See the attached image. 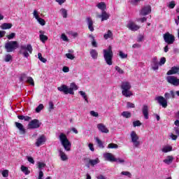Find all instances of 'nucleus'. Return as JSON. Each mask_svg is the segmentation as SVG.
<instances>
[{
	"label": "nucleus",
	"mask_w": 179,
	"mask_h": 179,
	"mask_svg": "<svg viewBox=\"0 0 179 179\" xmlns=\"http://www.w3.org/2000/svg\"><path fill=\"white\" fill-rule=\"evenodd\" d=\"M59 92H62L64 94H75L73 90H78V85L75 83H71L70 87H68L66 85H62L57 87Z\"/></svg>",
	"instance_id": "1"
},
{
	"label": "nucleus",
	"mask_w": 179,
	"mask_h": 179,
	"mask_svg": "<svg viewBox=\"0 0 179 179\" xmlns=\"http://www.w3.org/2000/svg\"><path fill=\"white\" fill-rule=\"evenodd\" d=\"M103 58L107 64V65H113V57H114V53L113 52V47L111 45L108 46V49H104L103 50Z\"/></svg>",
	"instance_id": "2"
},
{
	"label": "nucleus",
	"mask_w": 179,
	"mask_h": 179,
	"mask_svg": "<svg viewBox=\"0 0 179 179\" xmlns=\"http://www.w3.org/2000/svg\"><path fill=\"white\" fill-rule=\"evenodd\" d=\"M59 138L64 150H66V152H70L72 144L68 139V137H66V135L64 133H61Z\"/></svg>",
	"instance_id": "3"
},
{
	"label": "nucleus",
	"mask_w": 179,
	"mask_h": 179,
	"mask_svg": "<svg viewBox=\"0 0 179 179\" xmlns=\"http://www.w3.org/2000/svg\"><path fill=\"white\" fill-rule=\"evenodd\" d=\"M20 54L25 57V58H29L30 57V54H33V46L31 44L28 45H22L20 48Z\"/></svg>",
	"instance_id": "4"
},
{
	"label": "nucleus",
	"mask_w": 179,
	"mask_h": 179,
	"mask_svg": "<svg viewBox=\"0 0 179 179\" xmlns=\"http://www.w3.org/2000/svg\"><path fill=\"white\" fill-rule=\"evenodd\" d=\"M4 48L6 52H13L15 50L19 48V43L16 41H8L5 43Z\"/></svg>",
	"instance_id": "5"
},
{
	"label": "nucleus",
	"mask_w": 179,
	"mask_h": 179,
	"mask_svg": "<svg viewBox=\"0 0 179 179\" xmlns=\"http://www.w3.org/2000/svg\"><path fill=\"white\" fill-rule=\"evenodd\" d=\"M41 127V122L37 119L31 120L28 124V129H37Z\"/></svg>",
	"instance_id": "6"
},
{
	"label": "nucleus",
	"mask_w": 179,
	"mask_h": 179,
	"mask_svg": "<svg viewBox=\"0 0 179 179\" xmlns=\"http://www.w3.org/2000/svg\"><path fill=\"white\" fill-rule=\"evenodd\" d=\"M164 40L165 43H166V44H174V41H176V37L174 36V35L166 32L164 34Z\"/></svg>",
	"instance_id": "7"
},
{
	"label": "nucleus",
	"mask_w": 179,
	"mask_h": 179,
	"mask_svg": "<svg viewBox=\"0 0 179 179\" xmlns=\"http://www.w3.org/2000/svg\"><path fill=\"white\" fill-rule=\"evenodd\" d=\"M166 80L168 83L173 86H179V78H177V77L169 76L166 77Z\"/></svg>",
	"instance_id": "8"
},
{
	"label": "nucleus",
	"mask_w": 179,
	"mask_h": 179,
	"mask_svg": "<svg viewBox=\"0 0 179 179\" xmlns=\"http://www.w3.org/2000/svg\"><path fill=\"white\" fill-rule=\"evenodd\" d=\"M155 100L163 107V108H167V99L162 96L155 97Z\"/></svg>",
	"instance_id": "9"
},
{
	"label": "nucleus",
	"mask_w": 179,
	"mask_h": 179,
	"mask_svg": "<svg viewBox=\"0 0 179 179\" xmlns=\"http://www.w3.org/2000/svg\"><path fill=\"white\" fill-rule=\"evenodd\" d=\"M155 100L163 107V108H167V99L162 96L155 97Z\"/></svg>",
	"instance_id": "10"
},
{
	"label": "nucleus",
	"mask_w": 179,
	"mask_h": 179,
	"mask_svg": "<svg viewBox=\"0 0 179 179\" xmlns=\"http://www.w3.org/2000/svg\"><path fill=\"white\" fill-rule=\"evenodd\" d=\"M128 29L129 30H131V31H136L137 30H139L141 29V27L135 24V22L130 21L129 24H127Z\"/></svg>",
	"instance_id": "11"
},
{
	"label": "nucleus",
	"mask_w": 179,
	"mask_h": 179,
	"mask_svg": "<svg viewBox=\"0 0 179 179\" xmlns=\"http://www.w3.org/2000/svg\"><path fill=\"white\" fill-rule=\"evenodd\" d=\"M46 141H47V138H45V136L44 135L40 136L36 140V146H37L38 148L41 146V145L45 143Z\"/></svg>",
	"instance_id": "12"
},
{
	"label": "nucleus",
	"mask_w": 179,
	"mask_h": 179,
	"mask_svg": "<svg viewBox=\"0 0 179 179\" xmlns=\"http://www.w3.org/2000/svg\"><path fill=\"white\" fill-rule=\"evenodd\" d=\"M103 157L108 162H117V158H115V157H114L110 152L104 154Z\"/></svg>",
	"instance_id": "13"
},
{
	"label": "nucleus",
	"mask_w": 179,
	"mask_h": 179,
	"mask_svg": "<svg viewBox=\"0 0 179 179\" xmlns=\"http://www.w3.org/2000/svg\"><path fill=\"white\" fill-rule=\"evenodd\" d=\"M142 113L145 120H149V106L148 105H143Z\"/></svg>",
	"instance_id": "14"
},
{
	"label": "nucleus",
	"mask_w": 179,
	"mask_h": 179,
	"mask_svg": "<svg viewBox=\"0 0 179 179\" xmlns=\"http://www.w3.org/2000/svg\"><path fill=\"white\" fill-rule=\"evenodd\" d=\"M150 12H152V8L150 6H147L141 9L140 14L142 16H146V15H149Z\"/></svg>",
	"instance_id": "15"
},
{
	"label": "nucleus",
	"mask_w": 179,
	"mask_h": 179,
	"mask_svg": "<svg viewBox=\"0 0 179 179\" xmlns=\"http://www.w3.org/2000/svg\"><path fill=\"white\" fill-rule=\"evenodd\" d=\"M85 160L88 162L89 166H92V167H94V166L100 163V159H99V158H96L95 159H90L89 158H85Z\"/></svg>",
	"instance_id": "16"
},
{
	"label": "nucleus",
	"mask_w": 179,
	"mask_h": 179,
	"mask_svg": "<svg viewBox=\"0 0 179 179\" xmlns=\"http://www.w3.org/2000/svg\"><path fill=\"white\" fill-rule=\"evenodd\" d=\"M15 125L16 128H17V129H19L20 134H21V135H24V134H26V129H24V126H23L22 124V123L15 122Z\"/></svg>",
	"instance_id": "17"
},
{
	"label": "nucleus",
	"mask_w": 179,
	"mask_h": 179,
	"mask_svg": "<svg viewBox=\"0 0 179 179\" xmlns=\"http://www.w3.org/2000/svg\"><path fill=\"white\" fill-rule=\"evenodd\" d=\"M97 17L101 19V22H104V20L110 19V14L107 13L106 11H102L101 15H97Z\"/></svg>",
	"instance_id": "18"
},
{
	"label": "nucleus",
	"mask_w": 179,
	"mask_h": 179,
	"mask_svg": "<svg viewBox=\"0 0 179 179\" xmlns=\"http://www.w3.org/2000/svg\"><path fill=\"white\" fill-rule=\"evenodd\" d=\"M97 128L99 131H101V132H102L103 134H108V132H110V131L108 130V129H107V127H106V125H104L103 123H100L97 124Z\"/></svg>",
	"instance_id": "19"
},
{
	"label": "nucleus",
	"mask_w": 179,
	"mask_h": 179,
	"mask_svg": "<svg viewBox=\"0 0 179 179\" xmlns=\"http://www.w3.org/2000/svg\"><path fill=\"white\" fill-rule=\"evenodd\" d=\"M178 72L179 66H173L169 71H168L166 75H168V76H170V75H176V73H178Z\"/></svg>",
	"instance_id": "20"
},
{
	"label": "nucleus",
	"mask_w": 179,
	"mask_h": 179,
	"mask_svg": "<svg viewBox=\"0 0 179 179\" xmlns=\"http://www.w3.org/2000/svg\"><path fill=\"white\" fill-rule=\"evenodd\" d=\"M152 69L153 71H157V69H159V62H157V57H155L152 59Z\"/></svg>",
	"instance_id": "21"
},
{
	"label": "nucleus",
	"mask_w": 179,
	"mask_h": 179,
	"mask_svg": "<svg viewBox=\"0 0 179 179\" xmlns=\"http://www.w3.org/2000/svg\"><path fill=\"white\" fill-rule=\"evenodd\" d=\"M59 155L60 156V159L62 162H66L68 160V156H66V154L62 151V150H59Z\"/></svg>",
	"instance_id": "22"
},
{
	"label": "nucleus",
	"mask_w": 179,
	"mask_h": 179,
	"mask_svg": "<svg viewBox=\"0 0 179 179\" xmlns=\"http://www.w3.org/2000/svg\"><path fill=\"white\" fill-rule=\"evenodd\" d=\"M131 84L128 82L122 83L121 89L122 90H131Z\"/></svg>",
	"instance_id": "23"
},
{
	"label": "nucleus",
	"mask_w": 179,
	"mask_h": 179,
	"mask_svg": "<svg viewBox=\"0 0 179 179\" xmlns=\"http://www.w3.org/2000/svg\"><path fill=\"white\" fill-rule=\"evenodd\" d=\"M87 22L88 24V29L90 31H94V27H93V20L90 17H87Z\"/></svg>",
	"instance_id": "24"
},
{
	"label": "nucleus",
	"mask_w": 179,
	"mask_h": 179,
	"mask_svg": "<svg viewBox=\"0 0 179 179\" xmlns=\"http://www.w3.org/2000/svg\"><path fill=\"white\" fill-rule=\"evenodd\" d=\"M173 160H174L173 155H168L166 159H164L163 162L165 164H171V163H173Z\"/></svg>",
	"instance_id": "25"
},
{
	"label": "nucleus",
	"mask_w": 179,
	"mask_h": 179,
	"mask_svg": "<svg viewBox=\"0 0 179 179\" xmlns=\"http://www.w3.org/2000/svg\"><path fill=\"white\" fill-rule=\"evenodd\" d=\"M131 142H136V141L139 140V136H138V134H136V132L135 131H131Z\"/></svg>",
	"instance_id": "26"
},
{
	"label": "nucleus",
	"mask_w": 179,
	"mask_h": 179,
	"mask_svg": "<svg viewBox=\"0 0 179 179\" xmlns=\"http://www.w3.org/2000/svg\"><path fill=\"white\" fill-rule=\"evenodd\" d=\"M98 9H100L102 10V12L106 11V9H107V5H106V3L104 2H100L96 5Z\"/></svg>",
	"instance_id": "27"
},
{
	"label": "nucleus",
	"mask_w": 179,
	"mask_h": 179,
	"mask_svg": "<svg viewBox=\"0 0 179 179\" xmlns=\"http://www.w3.org/2000/svg\"><path fill=\"white\" fill-rule=\"evenodd\" d=\"M12 26H13V24L11 23L5 22L1 25V29H2V30H8V29H12Z\"/></svg>",
	"instance_id": "28"
},
{
	"label": "nucleus",
	"mask_w": 179,
	"mask_h": 179,
	"mask_svg": "<svg viewBox=\"0 0 179 179\" xmlns=\"http://www.w3.org/2000/svg\"><path fill=\"white\" fill-rule=\"evenodd\" d=\"M122 94L123 96H124V97H131V96L133 94L131 90H122Z\"/></svg>",
	"instance_id": "29"
},
{
	"label": "nucleus",
	"mask_w": 179,
	"mask_h": 179,
	"mask_svg": "<svg viewBox=\"0 0 179 179\" xmlns=\"http://www.w3.org/2000/svg\"><path fill=\"white\" fill-rule=\"evenodd\" d=\"M90 53L93 59H97V57H99V53L97 52L96 50L92 49Z\"/></svg>",
	"instance_id": "30"
},
{
	"label": "nucleus",
	"mask_w": 179,
	"mask_h": 179,
	"mask_svg": "<svg viewBox=\"0 0 179 179\" xmlns=\"http://www.w3.org/2000/svg\"><path fill=\"white\" fill-rule=\"evenodd\" d=\"M103 38L105 40H108V38H113V32L111 30H108L107 33L103 35Z\"/></svg>",
	"instance_id": "31"
},
{
	"label": "nucleus",
	"mask_w": 179,
	"mask_h": 179,
	"mask_svg": "<svg viewBox=\"0 0 179 179\" xmlns=\"http://www.w3.org/2000/svg\"><path fill=\"white\" fill-rule=\"evenodd\" d=\"M95 141H96L99 148H100V149H104V145L103 144V141H101V140H100V138H99L98 137H96Z\"/></svg>",
	"instance_id": "32"
},
{
	"label": "nucleus",
	"mask_w": 179,
	"mask_h": 179,
	"mask_svg": "<svg viewBox=\"0 0 179 179\" xmlns=\"http://www.w3.org/2000/svg\"><path fill=\"white\" fill-rule=\"evenodd\" d=\"M21 171L25 174V176H29L30 174V171H29V168L24 166H21Z\"/></svg>",
	"instance_id": "33"
},
{
	"label": "nucleus",
	"mask_w": 179,
	"mask_h": 179,
	"mask_svg": "<svg viewBox=\"0 0 179 179\" xmlns=\"http://www.w3.org/2000/svg\"><path fill=\"white\" fill-rule=\"evenodd\" d=\"M18 120H24V121H30L31 120V117L30 116H24V115H17Z\"/></svg>",
	"instance_id": "34"
},
{
	"label": "nucleus",
	"mask_w": 179,
	"mask_h": 179,
	"mask_svg": "<svg viewBox=\"0 0 179 179\" xmlns=\"http://www.w3.org/2000/svg\"><path fill=\"white\" fill-rule=\"evenodd\" d=\"M122 117H124V118H131V115L129 111H123L121 114Z\"/></svg>",
	"instance_id": "35"
},
{
	"label": "nucleus",
	"mask_w": 179,
	"mask_h": 179,
	"mask_svg": "<svg viewBox=\"0 0 179 179\" xmlns=\"http://www.w3.org/2000/svg\"><path fill=\"white\" fill-rule=\"evenodd\" d=\"M162 150L164 153H168V152H171L173 150V147L170 145L166 146L164 148H162Z\"/></svg>",
	"instance_id": "36"
},
{
	"label": "nucleus",
	"mask_w": 179,
	"mask_h": 179,
	"mask_svg": "<svg viewBox=\"0 0 179 179\" xmlns=\"http://www.w3.org/2000/svg\"><path fill=\"white\" fill-rule=\"evenodd\" d=\"M39 38L42 43H45V41H47V40H48V36H45L44 34H40Z\"/></svg>",
	"instance_id": "37"
},
{
	"label": "nucleus",
	"mask_w": 179,
	"mask_h": 179,
	"mask_svg": "<svg viewBox=\"0 0 179 179\" xmlns=\"http://www.w3.org/2000/svg\"><path fill=\"white\" fill-rule=\"evenodd\" d=\"M60 12H62V15L64 19H66L68 17V11L65 8H62L60 10Z\"/></svg>",
	"instance_id": "38"
},
{
	"label": "nucleus",
	"mask_w": 179,
	"mask_h": 179,
	"mask_svg": "<svg viewBox=\"0 0 179 179\" xmlns=\"http://www.w3.org/2000/svg\"><path fill=\"white\" fill-rule=\"evenodd\" d=\"M38 58L41 61V62H43V64L47 62V59L43 57V55L41 52L38 53Z\"/></svg>",
	"instance_id": "39"
},
{
	"label": "nucleus",
	"mask_w": 179,
	"mask_h": 179,
	"mask_svg": "<svg viewBox=\"0 0 179 179\" xmlns=\"http://www.w3.org/2000/svg\"><path fill=\"white\" fill-rule=\"evenodd\" d=\"M108 149H118V145L111 143L108 145Z\"/></svg>",
	"instance_id": "40"
},
{
	"label": "nucleus",
	"mask_w": 179,
	"mask_h": 179,
	"mask_svg": "<svg viewBox=\"0 0 179 179\" xmlns=\"http://www.w3.org/2000/svg\"><path fill=\"white\" fill-rule=\"evenodd\" d=\"M6 37L8 38V40H13V38H15V37H16V33L13 32L8 35H6Z\"/></svg>",
	"instance_id": "41"
},
{
	"label": "nucleus",
	"mask_w": 179,
	"mask_h": 179,
	"mask_svg": "<svg viewBox=\"0 0 179 179\" xmlns=\"http://www.w3.org/2000/svg\"><path fill=\"white\" fill-rule=\"evenodd\" d=\"M80 94L83 97V99L87 101V103H89V101L87 100V95H86V92L83 91H80Z\"/></svg>",
	"instance_id": "42"
},
{
	"label": "nucleus",
	"mask_w": 179,
	"mask_h": 179,
	"mask_svg": "<svg viewBox=\"0 0 179 179\" xmlns=\"http://www.w3.org/2000/svg\"><path fill=\"white\" fill-rule=\"evenodd\" d=\"M27 83H29L31 86H34V80L31 77H27Z\"/></svg>",
	"instance_id": "43"
},
{
	"label": "nucleus",
	"mask_w": 179,
	"mask_h": 179,
	"mask_svg": "<svg viewBox=\"0 0 179 179\" xmlns=\"http://www.w3.org/2000/svg\"><path fill=\"white\" fill-rule=\"evenodd\" d=\"M119 56L120 57V58H122V59L128 58V54H125V53L122 52V51L119 52Z\"/></svg>",
	"instance_id": "44"
},
{
	"label": "nucleus",
	"mask_w": 179,
	"mask_h": 179,
	"mask_svg": "<svg viewBox=\"0 0 179 179\" xmlns=\"http://www.w3.org/2000/svg\"><path fill=\"white\" fill-rule=\"evenodd\" d=\"M46 164L44 162H38V169L41 171V169H44L45 167Z\"/></svg>",
	"instance_id": "45"
},
{
	"label": "nucleus",
	"mask_w": 179,
	"mask_h": 179,
	"mask_svg": "<svg viewBox=\"0 0 179 179\" xmlns=\"http://www.w3.org/2000/svg\"><path fill=\"white\" fill-rule=\"evenodd\" d=\"M39 24H41V26H45V20H44V19L39 17L36 20Z\"/></svg>",
	"instance_id": "46"
},
{
	"label": "nucleus",
	"mask_w": 179,
	"mask_h": 179,
	"mask_svg": "<svg viewBox=\"0 0 179 179\" xmlns=\"http://www.w3.org/2000/svg\"><path fill=\"white\" fill-rule=\"evenodd\" d=\"M4 61L5 62H9L10 61H12V55L10 54L6 55Z\"/></svg>",
	"instance_id": "47"
},
{
	"label": "nucleus",
	"mask_w": 179,
	"mask_h": 179,
	"mask_svg": "<svg viewBox=\"0 0 179 179\" xmlns=\"http://www.w3.org/2000/svg\"><path fill=\"white\" fill-rule=\"evenodd\" d=\"M43 108H44V105H43V103L39 104V106L36 108V113H40V111H41V110H43Z\"/></svg>",
	"instance_id": "48"
},
{
	"label": "nucleus",
	"mask_w": 179,
	"mask_h": 179,
	"mask_svg": "<svg viewBox=\"0 0 179 179\" xmlns=\"http://www.w3.org/2000/svg\"><path fill=\"white\" fill-rule=\"evenodd\" d=\"M115 71H117V72H118V73H120V75L124 74V70H122V69L120 68V66H116L115 67Z\"/></svg>",
	"instance_id": "49"
},
{
	"label": "nucleus",
	"mask_w": 179,
	"mask_h": 179,
	"mask_svg": "<svg viewBox=\"0 0 179 179\" xmlns=\"http://www.w3.org/2000/svg\"><path fill=\"white\" fill-rule=\"evenodd\" d=\"M142 125V123H141V121L136 120L133 122V127H141Z\"/></svg>",
	"instance_id": "50"
},
{
	"label": "nucleus",
	"mask_w": 179,
	"mask_h": 179,
	"mask_svg": "<svg viewBox=\"0 0 179 179\" xmlns=\"http://www.w3.org/2000/svg\"><path fill=\"white\" fill-rule=\"evenodd\" d=\"M121 174L122 176H127V177H129V178H131V177H132V174H131L129 171H122Z\"/></svg>",
	"instance_id": "51"
},
{
	"label": "nucleus",
	"mask_w": 179,
	"mask_h": 179,
	"mask_svg": "<svg viewBox=\"0 0 179 179\" xmlns=\"http://www.w3.org/2000/svg\"><path fill=\"white\" fill-rule=\"evenodd\" d=\"M169 8H170V9H174V8H176V1H171L169 3Z\"/></svg>",
	"instance_id": "52"
},
{
	"label": "nucleus",
	"mask_w": 179,
	"mask_h": 179,
	"mask_svg": "<svg viewBox=\"0 0 179 179\" xmlns=\"http://www.w3.org/2000/svg\"><path fill=\"white\" fill-rule=\"evenodd\" d=\"M1 174H2L3 177L6 178L9 176V171L4 170L1 172Z\"/></svg>",
	"instance_id": "53"
},
{
	"label": "nucleus",
	"mask_w": 179,
	"mask_h": 179,
	"mask_svg": "<svg viewBox=\"0 0 179 179\" xmlns=\"http://www.w3.org/2000/svg\"><path fill=\"white\" fill-rule=\"evenodd\" d=\"M66 58H68L69 59H75V56H73V55L71 54V53H66Z\"/></svg>",
	"instance_id": "54"
},
{
	"label": "nucleus",
	"mask_w": 179,
	"mask_h": 179,
	"mask_svg": "<svg viewBox=\"0 0 179 179\" xmlns=\"http://www.w3.org/2000/svg\"><path fill=\"white\" fill-rule=\"evenodd\" d=\"M165 64H166V57H162L159 63V65L162 66V65H164Z\"/></svg>",
	"instance_id": "55"
},
{
	"label": "nucleus",
	"mask_w": 179,
	"mask_h": 179,
	"mask_svg": "<svg viewBox=\"0 0 179 179\" xmlns=\"http://www.w3.org/2000/svg\"><path fill=\"white\" fill-rule=\"evenodd\" d=\"M127 108H135V104H134L131 102H127Z\"/></svg>",
	"instance_id": "56"
},
{
	"label": "nucleus",
	"mask_w": 179,
	"mask_h": 179,
	"mask_svg": "<svg viewBox=\"0 0 179 179\" xmlns=\"http://www.w3.org/2000/svg\"><path fill=\"white\" fill-rule=\"evenodd\" d=\"M90 115H92V117H99V113L95 112L94 110H91Z\"/></svg>",
	"instance_id": "57"
},
{
	"label": "nucleus",
	"mask_w": 179,
	"mask_h": 179,
	"mask_svg": "<svg viewBox=\"0 0 179 179\" xmlns=\"http://www.w3.org/2000/svg\"><path fill=\"white\" fill-rule=\"evenodd\" d=\"M49 111L54 110V103L52 101H49Z\"/></svg>",
	"instance_id": "58"
},
{
	"label": "nucleus",
	"mask_w": 179,
	"mask_h": 179,
	"mask_svg": "<svg viewBox=\"0 0 179 179\" xmlns=\"http://www.w3.org/2000/svg\"><path fill=\"white\" fill-rule=\"evenodd\" d=\"M164 97H165V99H166V100H169V99H171V96L170 92H169H169H166V93L164 94Z\"/></svg>",
	"instance_id": "59"
},
{
	"label": "nucleus",
	"mask_w": 179,
	"mask_h": 179,
	"mask_svg": "<svg viewBox=\"0 0 179 179\" xmlns=\"http://www.w3.org/2000/svg\"><path fill=\"white\" fill-rule=\"evenodd\" d=\"M33 15L36 20H38L40 17L38 16V12H37V10H34Z\"/></svg>",
	"instance_id": "60"
},
{
	"label": "nucleus",
	"mask_w": 179,
	"mask_h": 179,
	"mask_svg": "<svg viewBox=\"0 0 179 179\" xmlns=\"http://www.w3.org/2000/svg\"><path fill=\"white\" fill-rule=\"evenodd\" d=\"M27 78V76H26V74H22L20 78V81L23 82Z\"/></svg>",
	"instance_id": "61"
},
{
	"label": "nucleus",
	"mask_w": 179,
	"mask_h": 179,
	"mask_svg": "<svg viewBox=\"0 0 179 179\" xmlns=\"http://www.w3.org/2000/svg\"><path fill=\"white\" fill-rule=\"evenodd\" d=\"M27 160L29 163H31V164H34V159H33V157H27Z\"/></svg>",
	"instance_id": "62"
},
{
	"label": "nucleus",
	"mask_w": 179,
	"mask_h": 179,
	"mask_svg": "<svg viewBox=\"0 0 179 179\" xmlns=\"http://www.w3.org/2000/svg\"><path fill=\"white\" fill-rule=\"evenodd\" d=\"M62 38L63 40V41H69V39H68V36H66V35H65L64 34H62Z\"/></svg>",
	"instance_id": "63"
},
{
	"label": "nucleus",
	"mask_w": 179,
	"mask_h": 179,
	"mask_svg": "<svg viewBox=\"0 0 179 179\" xmlns=\"http://www.w3.org/2000/svg\"><path fill=\"white\" fill-rule=\"evenodd\" d=\"M43 177H44V173L43 172V171H39L38 179H43Z\"/></svg>",
	"instance_id": "64"
}]
</instances>
